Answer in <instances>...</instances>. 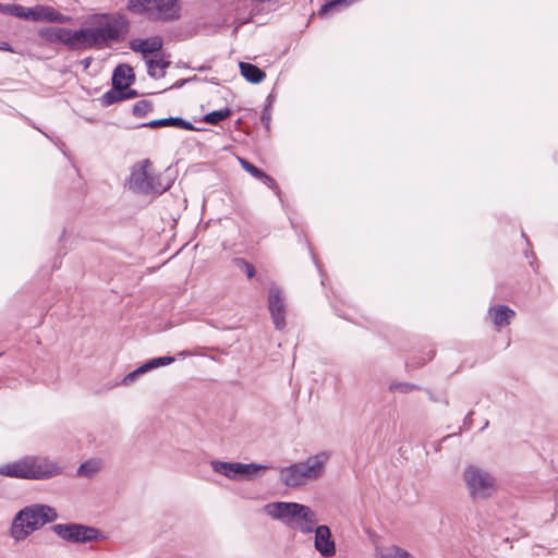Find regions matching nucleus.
Instances as JSON below:
<instances>
[{
    "label": "nucleus",
    "mask_w": 558,
    "mask_h": 558,
    "mask_svg": "<svg viewBox=\"0 0 558 558\" xmlns=\"http://www.w3.org/2000/svg\"><path fill=\"white\" fill-rule=\"evenodd\" d=\"M92 27L72 31L69 28L66 44L69 50L101 49L112 43L122 41L130 29V21L120 13H100L90 17Z\"/></svg>",
    "instance_id": "f257e3e1"
},
{
    "label": "nucleus",
    "mask_w": 558,
    "mask_h": 558,
    "mask_svg": "<svg viewBox=\"0 0 558 558\" xmlns=\"http://www.w3.org/2000/svg\"><path fill=\"white\" fill-rule=\"evenodd\" d=\"M57 519L58 512L53 507L44 504H33L16 512L12 519L9 534L15 543H19Z\"/></svg>",
    "instance_id": "f03ea898"
},
{
    "label": "nucleus",
    "mask_w": 558,
    "mask_h": 558,
    "mask_svg": "<svg viewBox=\"0 0 558 558\" xmlns=\"http://www.w3.org/2000/svg\"><path fill=\"white\" fill-rule=\"evenodd\" d=\"M266 512L286 525L304 534L315 533L316 513L308 507L298 502L277 501L265 506Z\"/></svg>",
    "instance_id": "7ed1b4c3"
},
{
    "label": "nucleus",
    "mask_w": 558,
    "mask_h": 558,
    "mask_svg": "<svg viewBox=\"0 0 558 558\" xmlns=\"http://www.w3.org/2000/svg\"><path fill=\"white\" fill-rule=\"evenodd\" d=\"M331 457L330 451H320L306 460L293 463L281 470V481L288 487H299L306 481H315L325 474L326 463Z\"/></svg>",
    "instance_id": "20e7f679"
},
{
    "label": "nucleus",
    "mask_w": 558,
    "mask_h": 558,
    "mask_svg": "<svg viewBox=\"0 0 558 558\" xmlns=\"http://www.w3.org/2000/svg\"><path fill=\"white\" fill-rule=\"evenodd\" d=\"M126 10L153 22H171L181 16L179 0H128Z\"/></svg>",
    "instance_id": "39448f33"
},
{
    "label": "nucleus",
    "mask_w": 558,
    "mask_h": 558,
    "mask_svg": "<svg viewBox=\"0 0 558 558\" xmlns=\"http://www.w3.org/2000/svg\"><path fill=\"white\" fill-rule=\"evenodd\" d=\"M469 495L473 500H484L489 498L496 490L494 476L486 470L476 465H469L463 472Z\"/></svg>",
    "instance_id": "423d86ee"
},
{
    "label": "nucleus",
    "mask_w": 558,
    "mask_h": 558,
    "mask_svg": "<svg viewBox=\"0 0 558 558\" xmlns=\"http://www.w3.org/2000/svg\"><path fill=\"white\" fill-rule=\"evenodd\" d=\"M150 167L151 161L149 159H144L132 168L129 180L131 190L140 194H162L170 189V182L166 184L155 183V175L149 172Z\"/></svg>",
    "instance_id": "0eeeda50"
},
{
    "label": "nucleus",
    "mask_w": 558,
    "mask_h": 558,
    "mask_svg": "<svg viewBox=\"0 0 558 558\" xmlns=\"http://www.w3.org/2000/svg\"><path fill=\"white\" fill-rule=\"evenodd\" d=\"M51 530L61 539L74 544H86L105 538L100 530L82 523H58L52 525Z\"/></svg>",
    "instance_id": "6e6552de"
},
{
    "label": "nucleus",
    "mask_w": 558,
    "mask_h": 558,
    "mask_svg": "<svg viewBox=\"0 0 558 558\" xmlns=\"http://www.w3.org/2000/svg\"><path fill=\"white\" fill-rule=\"evenodd\" d=\"M28 457V480L45 481L62 473V468L54 461L37 456Z\"/></svg>",
    "instance_id": "1a4fd4ad"
},
{
    "label": "nucleus",
    "mask_w": 558,
    "mask_h": 558,
    "mask_svg": "<svg viewBox=\"0 0 558 558\" xmlns=\"http://www.w3.org/2000/svg\"><path fill=\"white\" fill-rule=\"evenodd\" d=\"M268 310L275 328L282 330L286 327V303L281 289L271 286L268 292Z\"/></svg>",
    "instance_id": "9d476101"
},
{
    "label": "nucleus",
    "mask_w": 558,
    "mask_h": 558,
    "mask_svg": "<svg viewBox=\"0 0 558 558\" xmlns=\"http://www.w3.org/2000/svg\"><path fill=\"white\" fill-rule=\"evenodd\" d=\"M314 547L325 558L335 556L336 544L331 537V531L327 525L316 526Z\"/></svg>",
    "instance_id": "9b49d317"
},
{
    "label": "nucleus",
    "mask_w": 558,
    "mask_h": 558,
    "mask_svg": "<svg viewBox=\"0 0 558 558\" xmlns=\"http://www.w3.org/2000/svg\"><path fill=\"white\" fill-rule=\"evenodd\" d=\"M163 46V39L156 35L148 38H134L130 40V48L132 51L142 53V54H148V53H155L162 49Z\"/></svg>",
    "instance_id": "f8f14e48"
},
{
    "label": "nucleus",
    "mask_w": 558,
    "mask_h": 558,
    "mask_svg": "<svg viewBox=\"0 0 558 558\" xmlns=\"http://www.w3.org/2000/svg\"><path fill=\"white\" fill-rule=\"evenodd\" d=\"M0 475L28 480V457L0 465Z\"/></svg>",
    "instance_id": "ddd939ff"
},
{
    "label": "nucleus",
    "mask_w": 558,
    "mask_h": 558,
    "mask_svg": "<svg viewBox=\"0 0 558 558\" xmlns=\"http://www.w3.org/2000/svg\"><path fill=\"white\" fill-rule=\"evenodd\" d=\"M140 126L141 128H150V129H156V128H161V126H175V128H180L182 130H187V131L196 130L190 121H186L180 117H169V118L151 120L149 122L142 123Z\"/></svg>",
    "instance_id": "4468645a"
},
{
    "label": "nucleus",
    "mask_w": 558,
    "mask_h": 558,
    "mask_svg": "<svg viewBox=\"0 0 558 558\" xmlns=\"http://www.w3.org/2000/svg\"><path fill=\"white\" fill-rule=\"evenodd\" d=\"M488 314L492 317L494 325L498 328L510 325L511 320L515 316V312L507 305H497L488 310Z\"/></svg>",
    "instance_id": "2eb2a0df"
},
{
    "label": "nucleus",
    "mask_w": 558,
    "mask_h": 558,
    "mask_svg": "<svg viewBox=\"0 0 558 558\" xmlns=\"http://www.w3.org/2000/svg\"><path fill=\"white\" fill-rule=\"evenodd\" d=\"M135 82V74L133 68L129 64L122 63L114 68L111 83L123 87L124 85L131 86Z\"/></svg>",
    "instance_id": "dca6fc26"
},
{
    "label": "nucleus",
    "mask_w": 558,
    "mask_h": 558,
    "mask_svg": "<svg viewBox=\"0 0 558 558\" xmlns=\"http://www.w3.org/2000/svg\"><path fill=\"white\" fill-rule=\"evenodd\" d=\"M69 34V28L59 27V26H48L44 27L39 31L40 38L45 39L48 43H61L65 46L66 36Z\"/></svg>",
    "instance_id": "f3484780"
},
{
    "label": "nucleus",
    "mask_w": 558,
    "mask_h": 558,
    "mask_svg": "<svg viewBox=\"0 0 558 558\" xmlns=\"http://www.w3.org/2000/svg\"><path fill=\"white\" fill-rule=\"evenodd\" d=\"M241 75L252 84H258L264 81L266 73L257 65L248 62H240Z\"/></svg>",
    "instance_id": "a211bd4d"
},
{
    "label": "nucleus",
    "mask_w": 558,
    "mask_h": 558,
    "mask_svg": "<svg viewBox=\"0 0 558 558\" xmlns=\"http://www.w3.org/2000/svg\"><path fill=\"white\" fill-rule=\"evenodd\" d=\"M147 64V74L153 78H161L165 77V70L170 66L171 62L163 58L159 59H149L146 62Z\"/></svg>",
    "instance_id": "6ab92c4d"
},
{
    "label": "nucleus",
    "mask_w": 558,
    "mask_h": 558,
    "mask_svg": "<svg viewBox=\"0 0 558 558\" xmlns=\"http://www.w3.org/2000/svg\"><path fill=\"white\" fill-rule=\"evenodd\" d=\"M39 21L65 23L70 20L69 16L63 15L52 7L38 4Z\"/></svg>",
    "instance_id": "aec40b11"
},
{
    "label": "nucleus",
    "mask_w": 558,
    "mask_h": 558,
    "mask_svg": "<svg viewBox=\"0 0 558 558\" xmlns=\"http://www.w3.org/2000/svg\"><path fill=\"white\" fill-rule=\"evenodd\" d=\"M210 465L216 473L231 480H236V462L213 460Z\"/></svg>",
    "instance_id": "412c9836"
},
{
    "label": "nucleus",
    "mask_w": 558,
    "mask_h": 558,
    "mask_svg": "<svg viewBox=\"0 0 558 558\" xmlns=\"http://www.w3.org/2000/svg\"><path fill=\"white\" fill-rule=\"evenodd\" d=\"M268 466L256 463H241L236 462V480L245 478L251 480L252 476L260 470H266Z\"/></svg>",
    "instance_id": "4be33fe9"
},
{
    "label": "nucleus",
    "mask_w": 558,
    "mask_h": 558,
    "mask_svg": "<svg viewBox=\"0 0 558 558\" xmlns=\"http://www.w3.org/2000/svg\"><path fill=\"white\" fill-rule=\"evenodd\" d=\"M99 101L102 107H109L118 101H122V87L112 85V88L106 92L99 98Z\"/></svg>",
    "instance_id": "5701e85b"
},
{
    "label": "nucleus",
    "mask_w": 558,
    "mask_h": 558,
    "mask_svg": "<svg viewBox=\"0 0 558 558\" xmlns=\"http://www.w3.org/2000/svg\"><path fill=\"white\" fill-rule=\"evenodd\" d=\"M379 558H413L407 550L397 547L389 546L378 550Z\"/></svg>",
    "instance_id": "b1692460"
},
{
    "label": "nucleus",
    "mask_w": 558,
    "mask_h": 558,
    "mask_svg": "<svg viewBox=\"0 0 558 558\" xmlns=\"http://www.w3.org/2000/svg\"><path fill=\"white\" fill-rule=\"evenodd\" d=\"M231 113L232 112L229 108L211 111V112L206 113L203 117V121L208 124L217 125L222 120L229 118L231 116Z\"/></svg>",
    "instance_id": "393cba45"
},
{
    "label": "nucleus",
    "mask_w": 558,
    "mask_h": 558,
    "mask_svg": "<svg viewBox=\"0 0 558 558\" xmlns=\"http://www.w3.org/2000/svg\"><path fill=\"white\" fill-rule=\"evenodd\" d=\"M15 17H20L26 21L39 22V10L38 5L27 8L19 4Z\"/></svg>",
    "instance_id": "a878e982"
},
{
    "label": "nucleus",
    "mask_w": 558,
    "mask_h": 558,
    "mask_svg": "<svg viewBox=\"0 0 558 558\" xmlns=\"http://www.w3.org/2000/svg\"><path fill=\"white\" fill-rule=\"evenodd\" d=\"M154 109V105L149 100H140L136 104H134L132 113L136 118H143L147 113L151 112Z\"/></svg>",
    "instance_id": "bb28decb"
},
{
    "label": "nucleus",
    "mask_w": 558,
    "mask_h": 558,
    "mask_svg": "<svg viewBox=\"0 0 558 558\" xmlns=\"http://www.w3.org/2000/svg\"><path fill=\"white\" fill-rule=\"evenodd\" d=\"M233 263L236 266V268H239L240 270H242L246 274L248 279H251L255 276L256 270H255L254 265L251 264L250 262H247L246 259L241 258V257H235L233 259Z\"/></svg>",
    "instance_id": "cd10ccee"
},
{
    "label": "nucleus",
    "mask_w": 558,
    "mask_h": 558,
    "mask_svg": "<svg viewBox=\"0 0 558 558\" xmlns=\"http://www.w3.org/2000/svg\"><path fill=\"white\" fill-rule=\"evenodd\" d=\"M421 387L411 383L395 381L389 385L390 391H399L401 393H409L414 390H420Z\"/></svg>",
    "instance_id": "c85d7f7f"
},
{
    "label": "nucleus",
    "mask_w": 558,
    "mask_h": 558,
    "mask_svg": "<svg viewBox=\"0 0 558 558\" xmlns=\"http://www.w3.org/2000/svg\"><path fill=\"white\" fill-rule=\"evenodd\" d=\"M98 471V465L94 461H85L82 463L77 469V475L85 476V477H92L95 475Z\"/></svg>",
    "instance_id": "c756f323"
},
{
    "label": "nucleus",
    "mask_w": 558,
    "mask_h": 558,
    "mask_svg": "<svg viewBox=\"0 0 558 558\" xmlns=\"http://www.w3.org/2000/svg\"><path fill=\"white\" fill-rule=\"evenodd\" d=\"M352 3V0H331L326 2L320 7L319 14L326 15L330 10L339 7V5H350Z\"/></svg>",
    "instance_id": "7c9ffc66"
},
{
    "label": "nucleus",
    "mask_w": 558,
    "mask_h": 558,
    "mask_svg": "<svg viewBox=\"0 0 558 558\" xmlns=\"http://www.w3.org/2000/svg\"><path fill=\"white\" fill-rule=\"evenodd\" d=\"M239 161H240L242 168L245 171H247L250 174H252L255 179L258 180L260 178V175H264V171L262 169L257 168L256 166H254L253 163H251L246 159L239 158Z\"/></svg>",
    "instance_id": "2f4dec72"
},
{
    "label": "nucleus",
    "mask_w": 558,
    "mask_h": 558,
    "mask_svg": "<svg viewBox=\"0 0 558 558\" xmlns=\"http://www.w3.org/2000/svg\"><path fill=\"white\" fill-rule=\"evenodd\" d=\"M268 100H270V96L268 97ZM260 120L263 125L269 130L270 128V121H271V101L266 105L262 111Z\"/></svg>",
    "instance_id": "473e14b6"
},
{
    "label": "nucleus",
    "mask_w": 558,
    "mask_h": 558,
    "mask_svg": "<svg viewBox=\"0 0 558 558\" xmlns=\"http://www.w3.org/2000/svg\"><path fill=\"white\" fill-rule=\"evenodd\" d=\"M17 3H1L0 2V13L15 16L17 11Z\"/></svg>",
    "instance_id": "72a5a7b5"
},
{
    "label": "nucleus",
    "mask_w": 558,
    "mask_h": 558,
    "mask_svg": "<svg viewBox=\"0 0 558 558\" xmlns=\"http://www.w3.org/2000/svg\"><path fill=\"white\" fill-rule=\"evenodd\" d=\"M138 96V92L136 89L130 88V86L124 85L122 87V100L133 99Z\"/></svg>",
    "instance_id": "f704fd0d"
},
{
    "label": "nucleus",
    "mask_w": 558,
    "mask_h": 558,
    "mask_svg": "<svg viewBox=\"0 0 558 558\" xmlns=\"http://www.w3.org/2000/svg\"><path fill=\"white\" fill-rule=\"evenodd\" d=\"M155 363H156V366L157 367H160V366H166V365H169L171 364L172 362H174V357L173 356H170V355H167V356H159V357H155L154 359Z\"/></svg>",
    "instance_id": "c9c22d12"
},
{
    "label": "nucleus",
    "mask_w": 558,
    "mask_h": 558,
    "mask_svg": "<svg viewBox=\"0 0 558 558\" xmlns=\"http://www.w3.org/2000/svg\"><path fill=\"white\" fill-rule=\"evenodd\" d=\"M197 80H198V77L196 75H194L190 78H181V80L177 81L170 88L178 89V88L183 87L186 83L192 82V81H197Z\"/></svg>",
    "instance_id": "e433bc0d"
},
{
    "label": "nucleus",
    "mask_w": 558,
    "mask_h": 558,
    "mask_svg": "<svg viewBox=\"0 0 558 558\" xmlns=\"http://www.w3.org/2000/svg\"><path fill=\"white\" fill-rule=\"evenodd\" d=\"M258 180L263 181L266 185H268L271 189L276 186V181L265 172L264 175H260Z\"/></svg>",
    "instance_id": "4c0bfd02"
},
{
    "label": "nucleus",
    "mask_w": 558,
    "mask_h": 558,
    "mask_svg": "<svg viewBox=\"0 0 558 558\" xmlns=\"http://www.w3.org/2000/svg\"><path fill=\"white\" fill-rule=\"evenodd\" d=\"M142 373L138 372V368L134 369L133 372L129 373L124 379H123V383L124 384H130L132 383L138 375H141Z\"/></svg>",
    "instance_id": "58836bf2"
},
{
    "label": "nucleus",
    "mask_w": 558,
    "mask_h": 558,
    "mask_svg": "<svg viewBox=\"0 0 558 558\" xmlns=\"http://www.w3.org/2000/svg\"><path fill=\"white\" fill-rule=\"evenodd\" d=\"M142 373L138 372V368L134 369L133 372L129 373L124 379H123V383L124 384H130L132 383L138 375H141Z\"/></svg>",
    "instance_id": "ea45409f"
},
{
    "label": "nucleus",
    "mask_w": 558,
    "mask_h": 558,
    "mask_svg": "<svg viewBox=\"0 0 558 558\" xmlns=\"http://www.w3.org/2000/svg\"><path fill=\"white\" fill-rule=\"evenodd\" d=\"M0 50L2 51H13L11 45L7 41H0Z\"/></svg>",
    "instance_id": "a19ab883"
},
{
    "label": "nucleus",
    "mask_w": 558,
    "mask_h": 558,
    "mask_svg": "<svg viewBox=\"0 0 558 558\" xmlns=\"http://www.w3.org/2000/svg\"><path fill=\"white\" fill-rule=\"evenodd\" d=\"M426 361H427L426 359L423 360L422 362H414V361H412V362H408L407 365L409 367L416 368V367H420V366L424 365Z\"/></svg>",
    "instance_id": "79ce46f5"
},
{
    "label": "nucleus",
    "mask_w": 558,
    "mask_h": 558,
    "mask_svg": "<svg viewBox=\"0 0 558 558\" xmlns=\"http://www.w3.org/2000/svg\"><path fill=\"white\" fill-rule=\"evenodd\" d=\"M145 365H146V367H147L149 371H151V369H154V368H157V366H156V363H155L154 359H151V360L147 361V362L145 363Z\"/></svg>",
    "instance_id": "37998d69"
},
{
    "label": "nucleus",
    "mask_w": 558,
    "mask_h": 558,
    "mask_svg": "<svg viewBox=\"0 0 558 558\" xmlns=\"http://www.w3.org/2000/svg\"><path fill=\"white\" fill-rule=\"evenodd\" d=\"M472 415H473V411L469 412L466 414V416L464 417V425H471L472 423Z\"/></svg>",
    "instance_id": "c03bdc74"
},
{
    "label": "nucleus",
    "mask_w": 558,
    "mask_h": 558,
    "mask_svg": "<svg viewBox=\"0 0 558 558\" xmlns=\"http://www.w3.org/2000/svg\"><path fill=\"white\" fill-rule=\"evenodd\" d=\"M137 368H138V372H140V373H142V374H144V373H146V372H148V371H149V369L146 367L145 363H144L143 365H141L140 367H137Z\"/></svg>",
    "instance_id": "a18cd8bd"
},
{
    "label": "nucleus",
    "mask_w": 558,
    "mask_h": 558,
    "mask_svg": "<svg viewBox=\"0 0 558 558\" xmlns=\"http://www.w3.org/2000/svg\"><path fill=\"white\" fill-rule=\"evenodd\" d=\"M90 61H92V59H90V58H86V59H84L82 62H83L84 66H85V68H87V66H89Z\"/></svg>",
    "instance_id": "49530a36"
},
{
    "label": "nucleus",
    "mask_w": 558,
    "mask_h": 558,
    "mask_svg": "<svg viewBox=\"0 0 558 558\" xmlns=\"http://www.w3.org/2000/svg\"><path fill=\"white\" fill-rule=\"evenodd\" d=\"M209 69V66H206V65H201L198 68H195V70L199 71V72H204V71H207Z\"/></svg>",
    "instance_id": "de8ad7c7"
},
{
    "label": "nucleus",
    "mask_w": 558,
    "mask_h": 558,
    "mask_svg": "<svg viewBox=\"0 0 558 558\" xmlns=\"http://www.w3.org/2000/svg\"><path fill=\"white\" fill-rule=\"evenodd\" d=\"M155 183H156V184H162V183L160 182V177H159V175L155 177Z\"/></svg>",
    "instance_id": "09e8293b"
},
{
    "label": "nucleus",
    "mask_w": 558,
    "mask_h": 558,
    "mask_svg": "<svg viewBox=\"0 0 558 558\" xmlns=\"http://www.w3.org/2000/svg\"><path fill=\"white\" fill-rule=\"evenodd\" d=\"M488 426V421H486L485 425L482 427V429L486 428Z\"/></svg>",
    "instance_id": "8fccbe9b"
}]
</instances>
